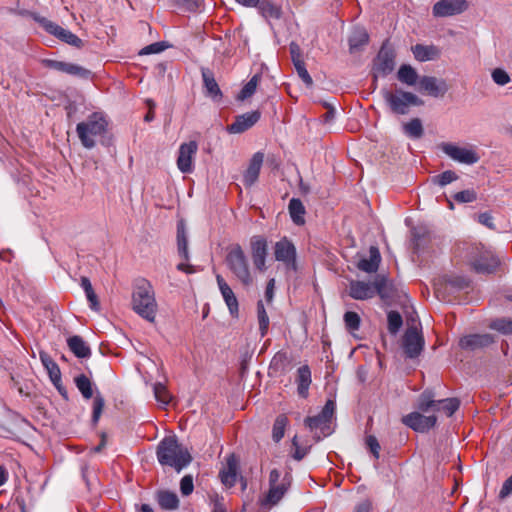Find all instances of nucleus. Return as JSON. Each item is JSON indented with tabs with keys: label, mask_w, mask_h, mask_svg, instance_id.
<instances>
[{
	"label": "nucleus",
	"mask_w": 512,
	"mask_h": 512,
	"mask_svg": "<svg viewBox=\"0 0 512 512\" xmlns=\"http://www.w3.org/2000/svg\"><path fill=\"white\" fill-rule=\"evenodd\" d=\"M157 460L162 466H169L180 472L192 461L188 449L178 443L175 436H166L158 444Z\"/></svg>",
	"instance_id": "nucleus-1"
},
{
	"label": "nucleus",
	"mask_w": 512,
	"mask_h": 512,
	"mask_svg": "<svg viewBox=\"0 0 512 512\" xmlns=\"http://www.w3.org/2000/svg\"><path fill=\"white\" fill-rule=\"evenodd\" d=\"M108 119L102 112H93L76 126V133L83 147L93 149L99 138L108 130Z\"/></svg>",
	"instance_id": "nucleus-2"
},
{
	"label": "nucleus",
	"mask_w": 512,
	"mask_h": 512,
	"mask_svg": "<svg viewBox=\"0 0 512 512\" xmlns=\"http://www.w3.org/2000/svg\"><path fill=\"white\" fill-rule=\"evenodd\" d=\"M290 485V474L286 473L281 478V473L279 470H271L269 474V489L259 497L257 502V512H269L282 500Z\"/></svg>",
	"instance_id": "nucleus-3"
},
{
	"label": "nucleus",
	"mask_w": 512,
	"mask_h": 512,
	"mask_svg": "<svg viewBox=\"0 0 512 512\" xmlns=\"http://www.w3.org/2000/svg\"><path fill=\"white\" fill-rule=\"evenodd\" d=\"M133 310L145 320L153 323L157 313V302L155 292L150 282L140 280L132 294Z\"/></svg>",
	"instance_id": "nucleus-4"
},
{
	"label": "nucleus",
	"mask_w": 512,
	"mask_h": 512,
	"mask_svg": "<svg viewBox=\"0 0 512 512\" xmlns=\"http://www.w3.org/2000/svg\"><path fill=\"white\" fill-rule=\"evenodd\" d=\"M226 264L234 277L244 286L249 287L254 279L249 267L248 259L240 245H234L226 255Z\"/></svg>",
	"instance_id": "nucleus-5"
},
{
	"label": "nucleus",
	"mask_w": 512,
	"mask_h": 512,
	"mask_svg": "<svg viewBox=\"0 0 512 512\" xmlns=\"http://www.w3.org/2000/svg\"><path fill=\"white\" fill-rule=\"evenodd\" d=\"M381 94L389 110L396 115H406L411 106L423 105V101L416 94L402 89H383Z\"/></svg>",
	"instance_id": "nucleus-6"
},
{
	"label": "nucleus",
	"mask_w": 512,
	"mask_h": 512,
	"mask_svg": "<svg viewBox=\"0 0 512 512\" xmlns=\"http://www.w3.org/2000/svg\"><path fill=\"white\" fill-rule=\"evenodd\" d=\"M336 409L335 401L329 399L322 411L313 417H307L304 421L306 427L314 433V439L320 441L331 434L330 422Z\"/></svg>",
	"instance_id": "nucleus-7"
},
{
	"label": "nucleus",
	"mask_w": 512,
	"mask_h": 512,
	"mask_svg": "<svg viewBox=\"0 0 512 512\" xmlns=\"http://www.w3.org/2000/svg\"><path fill=\"white\" fill-rule=\"evenodd\" d=\"M460 402L457 398L435 400L431 391H424L418 398L417 407L422 412H443L446 416H452L459 408Z\"/></svg>",
	"instance_id": "nucleus-8"
},
{
	"label": "nucleus",
	"mask_w": 512,
	"mask_h": 512,
	"mask_svg": "<svg viewBox=\"0 0 512 512\" xmlns=\"http://www.w3.org/2000/svg\"><path fill=\"white\" fill-rule=\"evenodd\" d=\"M274 258L282 263L287 270H297V250L293 242L287 237H282L273 246Z\"/></svg>",
	"instance_id": "nucleus-9"
},
{
	"label": "nucleus",
	"mask_w": 512,
	"mask_h": 512,
	"mask_svg": "<svg viewBox=\"0 0 512 512\" xmlns=\"http://www.w3.org/2000/svg\"><path fill=\"white\" fill-rule=\"evenodd\" d=\"M470 263L478 273H492L499 265V260L494 254L483 246L472 248Z\"/></svg>",
	"instance_id": "nucleus-10"
},
{
	"label": "nucleus",
	"mask_w": 512,
	"mask_h": 512,
	"mask_svg": "<svg viewBox=\"0 0 512 512\" xmlns=\"http://www.w3.org/2000/svg\"><path fill=\"white\" fill-rule=\"evenodd\" d=\"M35 19L46 32L59 40L77 48L82 47L83 41L70 30L59 26L45 17H36Z\"/></svg>",
	"instance_id": "nucleus-11"
},
{
	"label": "nucleus",
	"mask_w": 512,
	"mask_h": 512,
	"mask_svg": "<svg viewBox=\"0 0 512 512\" xmlns=\"http://www.w3.org/2000/svg\"><path fill=\"white\" fill-rule=\"evenodd\" d=\"M440 149L452 160L461 164L472 165L479 161V155L471 148L461 147L454 143L443 142Z\"/></svg>",
	"instance_id": "nucleus-12"
},
{
	"label": "nucleus",
	"mask_w": 512,
	"mask_h": 512,
	"mask_svg": "<svg viewBox=\"0 0 512 512\" xmlns=\"http://www.w3.org/2000/svg\"><path fill=\"white\" fill-rule=\"evenodd\" d=\"M402 347L408 358H416L424 347V339L417 327H409L404 333Z\"/></svg>",
	"instance_id": "nucleus-13"
},
{
	"label": "nucleus",
	"mask_w": 512,
	"mask_h": 512,
	"mask_svg": "<svg viewBox=\"0 0 512 512\" xmlns=\"http://www.w3.org/2000/svg\"><path fill=\"white\" fill-rule=\"evenodd\" d=\"M395 67V54L392 49L382 46L377 57L374 60L373 75L377 77H385L390 74Z\"/></svg>",
	"instance_id": "nucleus-14"
},
{
	"label": "nucleus",
	"mask_w": 512,
	"mask_h": 512,
	"mask_svg": "<svg viewBox=\"0 0 512 512\" xmlns=\"http://www.w3.org/2000/svg\"><path fill=\"white\" fill-rule=\"evenodd\" d=\"M198 150L196 141L182 143L178 150L177 167L185 174L191 173L194 169L193 160Z\"/></svg>",
	"instance_id": "nucleus-15"
},
{
	"label": "nucleus",
	"mask_w": 512,
	"mask_h": 512,
	"mask_svg": "<svg viewBox=\"0 0 512 512\" xmlns=\"http://www.w3.org/2000/svg\"><path fill=\"white\" fill-rule=\"evenodd\" d=\"M418 85V90L421 93H425L434 98L443 97L449 89L444 79H438L434 76L420 77Z\"/></svg>",
	"instance_id": "nucleus-16"
},
{
	"label": "nucleus",
	"mask_w": 512,
	"mask_h": 512,
	"mask_svg": "<svg viewBox=\"0 0 512 512\" xmlns=\"http://www.w3.org/2000/svg\"><path fill=\"white\" fill-rule=\"evenodd\" d=\"M437 422L435 415L425 416L420 412H411L402 418V423L416 432H426Z\"/></svg>",
	"instance_id": "nucleus-17"
},
{
	"label": "nucleus",
	"mask_w": 512,
	"mask_h": 512,
	"mask_svg": "<svg viewBox=\"0 0 512 512\" xmlns=\"http://www.w3.org/2000/svg\"><path fill=\"white\" fill-rule=\"evenodd\" d=\"M466 0H440L433 6L435 17H449L460 14L467 9Z\"/></svg>",
	"instance_id": "nucleus-18"
},
{
	"label": "nucleus",
	"mask_w": 512,
	"mask_h": 512,
	"mask_svg": "<svg viewBox=\"0 0 512 512\" xmlns=\"http://www.w3.org/2000/svg\"><path fill=\"white\" fill-rule=\"evenodd\" d=\"M494 342V337L490 334H470L460 338L459 346L461 349L475 351L485 348Z\"/></svg>",
	"instance_id": "nucleus-19"
},
{
	"label": "nucleus",
	"mask_w": 512,
	"mask_h": 512,
	"mask_svg": "<svg viewBox=\"0 0 512 512\" xmlns=\"http://www.w3.org/2000/svg\"><path fill=\"white\" fill-rule=\"evenodd\" d=\"M259 111L247 112L236 117L235 121L227 127L231 134H240L254 126L260 119Z\"/></svg>",
	"instance_id": "nucleus-20"
},
{
	"label": "nucleus",
	"mask_w": 512,
	"mask_h": 512,
	"mask_svg": "<svg viewBox=\"0 0 512 512\" xmlns=\"http://www.w3.org/2000/svg\"><path fill=\"white\" fill-rule=\"evenodd\" d=\"M374 282L352 280L349 284V296L355 300H367L376 295Z\"/></svg>",
	"instance_id": "nucleus-21"
},
{
	"label": "nucleus",
	"mask_w": 512,
	"mask_h": 512,
	"mask_svg": "<svg viewBox=\"0 0 512 512\" xmlns=\"http://www.w3.org/2000/svg\"><path fill=\"white\" fill-rule=\"evenodd\" d=\"M263 161L264 154L262 152H256L252 156L248 168L243 175V184L246 187H251L258 180Z\"/></svg>",
	"instance_id": "nucleus-22"
},
{
	"label": "nucleus",
	"mask_w": 512,
	"mask_h": 512,
	"mask_svg": "<svg viewBox=\"0 0 512 512\" xmlns=\"http://www.w3.org/2000/svg\"><path fill=\"white\" fill-rule=\"evenodd\" d=\"M238 474V459L235 455H229L227 457L225 467L220 471L219 477L221 482L228 488L235 485Z\"/></svg>",
	"instance_id": "nucleus-23"
},
{
	"label": "nucleus",
	"mask_w": 512,
	"mask_h": 512,
	"mask_svg": "<svg viewBox=\"0 0 512 512\" xmlns=\"http://www.w3.org/2000/svg\"><path fill=\"white\" fill-rule=\"evenodd\" d=\"M216 281L219 287V290L221 292V295L231 313V315L235 316L238 314V300L231 289V287L228 285V283L225 281V279L220 275H216Z\"/></svg>",
	"instance_id": "nucleus-24"
},
{
	"label": "nucleus",
	"mask_w": 512,
	"mask_h": 512,
	"mask_svg": "<svg viewBox=\"0 0 512 512\" xmlns=\"http://www.w3.org/2000/svg\"><path fill=\"white\" fill-rule=\"evenodd\" d=\"M39 357L41 363L45 367L49 378L56 389H60L61 371L58 364L50 357V355L44 351H40Z\"/></svg>",
	"instance_id": "nucleus-25"
},
{
	"label": "nucleus",
	"mask_w": 512,
	"mask_h": 512,
	"mask_svg": "<svg viewBox=\"0 0 512 512\" xmlns=\"http://www.w3.org/2000/svg\"><path fill=\"white\" fill-rule=\"evenodd\" d=\"M201 75L206 95L214 100H220L222 92L215 80L214 73L209 68H201Z\"/></svg>",
	"instance_id": "nucleus-26"
},
{
	"label": "nucleus",
	"mask_w": 512,
	"mask_h": 512,
	"mask_svg": "<svg viewBox=\"0 0 512 512\" xmlns=\"http://www.w3.org/2000/svg\"><path fill=\"white\" fill-rule=\"evenodd\" d=\"M46 64L48 67H50L54 70H57V71H60L63 73H67L70 75L87 76L89 74L88 70H86L85 68H83L79 65L73 64V63L56 61V60H47Z\"/></svg>",
	"instance_id": "nucleus-27"
},
{
	"label": "nucleus",
	"mask_w": 512,
	"mask_h": 512,
	"mask_svg": "<svg viewBox=\"0 0 512 512\" xmlns=\"http://www.w3.org/2000/svg\"><path fill=\"white\" fill-rule=\"evenodd\" d=\"M381 261L379 249L371 246L369 249V257L363 258L358 262L357 267L366 273H374L377 271Z\"/></svg>",
	"instance_id": "nucleus-28"
},
{
	"label": "nucleus",
	"mask_w": 512,
	"mask_h": 512,
	"mask_svg": "<svg viewBox=\"0 0 512 512\" xmlns=\"http://www.w3.org/2000/svg\"><path fill=\"white\" fill-rule=\"evenodd\" d=\"M155 500L163 510H176L179 507V498L175 492L169 490H158Z\"/></svg>",
	"instance_id": "nucleus-29"
},
{
	"label": "nucleus",
	"mask_w": 512,
	"mask_h": 512,
	"mask_svg": "<svg viewBox=\"0 0 512 512\" xmlns=\"http://www.w3.org/2000/svg\"><path fill=\"white\" fill-rule=\"evenodd\" d=\"M412 52L416 60L426 62L439 57L440 51L434 45L417 44L412 47Z\"/></svg>",
	"instance_id": "nucleus-30"
},
{
	"label": "nucleus",
	"mask_w": 512,
	"mask_h": 512,
	"mask_svg": "<svg viewBox=\"0 0 512 512\" xmlns=\"http://www.w3.org/2000/svg\"><path fill=\"white\" fill-rule=\"evenodd\" d=\"M368 41L369 36L364 28H354L348 39L350 52L355 53L361 50L363 46L367 45Z\"/></svg>",
	"instance_id": "nucleus-31"
},
{
	"label": "nucleus",
	"mask_w": 512,
	"mask_h": 512,
	"mask_svg": "<svg viewBox=\"0 0 512 512\" xmlns=\"http://www.w3.org/2000/svg\"><path fill=\"white\" fill-rule=\"evenodd\" d=\"M296 382L298 394L302 398H306L311 384V371L307 365L298 368Z\"/></svg>",
	"instance_id": "nucleus-32"
},
{
	"label": "nucleus",
	"mask_w": 512,
	"mask_h": 512,
	"mask_svg": "<svg viewBox=\"0 0 512 512\" xmlns=\"http://www.w3.org/2000/svg\"><path fill=\"white\" fill-rule=\"evenodd\" d=\"M69 349L78 358H88L91 355V349L82 337L78 335L71 336L67 339Z\"/></svg>",
	"instance_id": "nucleus-33"
},
{
	"label": "nucleus",
	"mask_w": 512,
	"mask_h": 512,
	"mask_svg": "<svg viewBox=\"0 0 512 512\" xmlns=\"http://www.w3.org/2000/svg\"><path fill=\"white\" fill-rule=\"evenodd\" d=\"M255 7L258 8L259 13L267 20L279 19L281 17V7L270 0H258V4Z\"/></svg>",
	"instance_id": "nucleus-34"
},
{
	"label": "nucleus",
	"mask_w": 512,
	"mask_h": 512,
	"mask_svg": "<svg viewBox=\"0 0 512 512\" xmlns=\"http://www.w3.org/2000/svg\"><path fill=\"white\" fill-rule=\"evenodd\" d=\"M288 210L292 221L296 225H303L305 223V207L300 199L292 198L288 205Z\"/></svg>",
	"instance_id": "nucleus-35"
},
{
	"label": "nucleus",
	"mask_w": 512,
	"mask_h": 512,
	"mask_svg": "<svg viewBox=\"0 0 512 512\" xmlns=\"http://www.w3.org/2000/svg\"><path fill=\"white\" fill-rule=\"evenodd\" d=\"M397 78L400 82L408 86H414L416 83H419L420 79L416 70L412 66L406 64L400 66Z\"/></svg>",
	"instance_id": "nucleus-36"
},
{
	"label": "nucleus",
	"mask_w": 512,
	"mask_h": 512,
	"mask_svg": "<svg viewBox=\"0 0 512 512\" xmlns=\"http://www.w3.org/2000/svg\"><path fill=\"white\" fill-rule=\"evenodd\" d=\"M251 257H267L268 242L265 237L256 235L250 240Z\"/></svg>",
	"instance_id": "nucleus-37"
},
{
	"label": "nucleus",
	"mask_w": 512,
	"mask_h": 512,
	"mask_svg": "<svg viewBox=\"0 0 512 512\" xmlns=\"http://www.w3.org/2000/svg\"><path fill=\"white\" fill-rule=\"evenodd\" d=\"M177 247L179 255L185 259H189L188 239L186 235L185 225L180 222L177 225Z\"/></svg>",
	"instance_id": "nucleus-38"
},
{
	"label": "nucleus",
	"mask_w": 512,
	"mask_h": 512,
	"mask_svg": "<svg viewBox=\"0 0 512 512\" xmlns=\"http://www.w3.org/2000/svg\"><path fill=\"white\" fill-rule=\"evenodd\" d=\"M404 133L413 139H419L423 136L424 129L419 118H413L403 125Z\"/></svg>",
	"instance_id": "nucleus-39"
},
{
	"label": "nucleus",
	"mask_w": 512,
	"mask_h": 512,
	"mask_svg": "<svg viewBox=\"0 0 512 512\" xmlns=\"http://www.w3.org/2000/svg\"><path fill=\"white\" fill-rule=\"evenodd\" d=\"M74 382L85 399H90L93 396L92 383L85 374L75 377Z\"/></svg>",
	"instance_id": "nucleus-40"
},
{
	"label": "nucleus",
	"mask_w": 512,
	"mask_h": 512,
	"mask_svg": "<svg viewBox=\"0 0 512 512\" xmlns=\"http://www.w3.org/2000/svg\"><path fill=\"white\" fill-rule=\"evenodd\" d=\"M260 80V74L253 75V77L243 86L242 90L237 96V99L243 101L247 98H250L255 93Z\"/></svg>",
	"instance_id": "nucleus-41"
},
{
	"label": "nucleus",
	"mask_w": 512,
	"mask_h": 512,
	"mask_svg": "<svg viewBox=\"0 0 512 512\" xmlns=\"http://www.w3.org/2000/svg\"><path fill=\"white\" fill-rule=\"evenodd\" d=\"M287 425L288 418L285 415L281 414L277 416L272 429V437L275 442H279L284 437Z\"/></svg>",
	"instance_id": "nucleus-42"
},
{
	"label": "nucleus",
	"mask_w": 512,
	"mask_h": 512,
	"mask_svg": "<svg viewBox=\"0 0 512 512\" xmlns=\"http://www.w3.org/2000/svg\"><path fill=\"white\" fill-rule=\"evenodd\" d=\"M489 327L501 334H512V319L510 318H497L493 320Z\"/></svg>",
	"instance_id": "nucleus-43"
},
{
	"label": "nucleus",
	"mask_w": 512,
	"mask_h": 512,
	"mask_svg": "<svg viewBox=\"0 0 512 512\" xmlns=\"http://www.w3.org/2000/svg\"><path fill=\"white\" fill-rule=\"evenodd\" d=\"M257 316L259 323V330L261 336H265L267 334L269 328V317L266 313L264 304L262 300H259L257 303Z\"/></svg>",
	"instance_id": "nucleus-44"
},
{
	"label": "nucleus",
	"mask_w": 512,
	"mask_h": 512,
	"mask_svg": "<svg viewBox=\"0 0 512 512\" xmlns=\"http://www.w3.org/2000/svg\"><path fill=\"white\" fill-rule=\"evenodd\" d=\"M294 67L300 79L305 83L307 87H312L313 79L305 67V63L302 58L294 59Z\"/></svg>",
	"instance_id": "nucleus-45"
},
{
	"label": "nucleus",
	"mask_w": 512,
	"mask_h": 512,
	"mask_svg": "<svg viewBox=\"0 0 512 512\" xmlns=\"http://www.w3.org/2000/svg\"><path fill=\"white\" fill-rule=\"evenodd\" d=\"M387 321H388V331L392 335H396L403 324L402 316L397 311H390V312H388V315H387Z\"/></svg>",
	"instance_id": "nucleus-46"
},
{
	"label": "nucleus",
	"mask_w": 512,
	"mask_h": 512,
	"mask_svg": "<svg viewBox=\"0 0 512 512\" xmlns=\"http://www.w3.org/2000/svg\"><path fill=\"white\" fill-rule=\"evenodd\" d=\"M153 391H154V396H155L156 400L160 404H162L164 406L169 404V402L171 400V395L164 384H162L160 382L155 383L154 387H153Z\"/></svg>",
	"instance_id": "nucleus-47"
},
{
	"label": "nucleus",
	"mask_w": 512,
	"mask_h": 512,
	"mask_svg": "<svg viewBox=\"0 0 512 512\" xmlns=\"http://www.w3.org/2000/svg\"><path fill=\"white\" fill-rule=\"evenodd\" d=\"M344 323L350 332L357 331L360 328V316L353 311H348L344 314Z\"/></svg>",
	"instance_id": "nucleus-48"
},
{
	"label": "nucleus",
	"mask_w": 512,
	"mask_h": 512,
	"mask_svg": "<svg viewBox=\"0 0 512 512\" xmlns=\"http://www.w3.org/2000/svg\"><path fill=\"white\" fill-rule=\"evenodd\" d=\"M374 285L377 289L376 294L379 295L383 300H387L391 297V287L385 278L377 279L374 281Z\"/></svg>",
	"instance_id": "nucleus-49"
},
{
	"label": "nucleus",
	"mask_w": 512,
	"mask_h": 512,
	"mask_svg": "<svg viewBox=\"0 0 512 512\" xmlns=\"http://www.w3.org/2000/svg\"><path fill=\"white\" fill-rule=\"evenodd\" d=\"M453 199L458 203H471L477 199V193L474 189H467L455 193Z\"/></svg>",
	"instance_id": "nucleus-50"
},
{
	"label": "nucleus",
	"mask_w": 512,
	"mask_h": 512,
	"mask_svg": "<svg viewBox=\"0 0 512 512\" xmlns=\"http://www.w3.org/2000/svg\"><path fill=\"white\" fill-rule=\"evenodd\" d=\"M458 176L454 171L447 170L442 172L441 174L435 176L434 183L438 184L441 187H444L453 181L457 180Z\"/></svg>",
	"instance_id": "nucleus-51"
},
{
	"label": "nucleus",
	"mask_w": 512,
	"mask_h": 512,
	"mask_svg": "<svg viewBox=\"0 0 512 512\" xmlns=\"http://www.w3.org/2000/svg\"><path fill=\"white\" fill-rule=\"evenodd\" d=\"M104 405H105L104 398L100 394H97L93 400V414H92L93 423L98 422V420L102 414Z\"/></svg>",
	"instance_id": "nucleus-52"
},
{
	"label": "nucleus",
	"mask_w": 512,
	"mask_h": 512,
	"mask_svg": "<svg viewBox=\"0 0 512 512\" xmlns=\"http://www.w3.org/2000/svg\"><path fill=\"white\" fill-rule=\"evenodd\" d=\"M492 79L496 84H498L500 86H504V85L508 84L511 80L508 73L505 70L500 69V68L493 70Z\"/></svg>",
	"instance_id": "nucleus-53"
},
{
	"label": "nucleus",
	"mask_w": 512,
	"mask_h": 512,
	"mask_svg": "<svg viewBox=\"0 0 512 512\" xmlns=\"http://www.w3.org/2000/svg\"><path fill=\"white\" fill-rule=\"evenodd\" d=\"M194 489L193 477L191 475H185L180 481V491L182 495L189 496Z\"/></svg>",
	"instance_id": "nucleus-54"
},
{
	"label": "nucleus",
	"mask_w": 512,
	"mask_h": 512,
	"mask_svg": "<svg viewBox=\"0 0 512 512\" xmlns=\"http://www.w3.org/2000/svg\"><path fill=\"white\" fill-rule=\"evenodd\" d=\"M366 445L370 452L373 454L375 459L379 458V452H380V444L377 440V438L373 435H369L366 437Z\"/></svg>",
	"instance_id": "nucleus-55"
},
{
	"label": "nucleus",
	"mask_w": 512,
	"mask_h": 512,
	"mask_svg": "<svg viewBox=\"0 0 512 512\" xmlns=\"http://www.w3.org/2000/svg\"><path fill=\"white\" fill-rule=\"evenodd\" d=\"M167 48L164 42H156L144 47L140 54L148 55V54H156L164 51Z\"/></svg>",
	"instance_id": "nucleus-56"
},
{
	"label": "nucleus",
	"mask_w": 512,
	"mask_h": 512,
	"mask_svg": "<svg viewBox=\"0 0 512 512\" xmlns=\"http://www.w3.org/2000/svg\"><path fill=\"white\" fill-rule=\"evenodd\" d=\"M292 446L295 449V451L293 453V458L298 461L302 460L305 457V455L307 454L308 450H307V448L301 447L298 444L297 436H294V438L292 440Z\"/></svg>",
	"instance_id": "nucleus-57"
},
{
	"label": "nucleus",
	"mask_w": 512,
	"mask_h": 512,
	"mask_svg": "<svg viewBox=\"0 0 512 512\" xmlns=\"http://www.w3.org/2000/svg\"><path fill=\"white\" fill-rule=\"evenodd\" d=\"M478 222L491 230L495 229L493 216L489 212H484V213L479 214Z\"/></svg>",
	"instance_id": "nucleus-58"
},
{
	"label": "nucleus",
	"mask_w": 512,
	"mask_h": 512,
	"mask_svg": "<svg viewBox=\"0 0 512 512\" xmlns=\"http://www.w3.org/2000/svg\"><path fill=\"white\" fill-rule=\"evenodd\" d=\"M512 494V475L505 480V482L502 485V488L499 492V498L501 500L507 498Z\"/></svg>",
	"instance_id": "nucleus-59"
},
{
	"label": "nucleus",
	"mask_w": 512,
	"mask_h": 512,
	"mask_svg": "<svg viewBox=\"0 0 512 512\" xmlns=\"http://www.w3.org/2000/svg\"><path fill=\"white\" fill-rule=\"evenodd\" d=\"M85 294H86L87 300L89 302V307L94 311H99L100 304H99L98 297H97L96 293L94 292V290L91 292L85 293Z\"/></svg>",
	"instance_id": "nucleus-60"
},
{
	"label": "nucleus",
	"mask_w": 512,
	"mask_h": 512,
	"mask_svg": "<svg viewBox=\"0 0 512 512\" xmlns=\"http://www.w3.org/2000/svg\"><path fill=\"white\" fill-rule=\"evenodd\" d=\"M179 5L187 11H196L199 7V0H177Z\"/></svg>",
	"instance_id": "nucleus-61"
},
{
	"label": "nucleus",
	"mask_w": 512,
	"mask_h": 512,
	"mask_svg": "<svg viewBox=\"0 0 512 512\" xmlns=\"http://www.w3.org/2000/svg\"><path fill=\"white\" fill-rule=\"evenodd\" d=\"M325 107H326L327 111L323 115V120L325 123H331L335 119L336 109L327 103L325 104Z\"/></svg>",
	"instance_id": "nucleus-62"
},
{
	"label": "nucleus",
	"mask_w": 512,
	"mask_h": 512,
	"mask_svg": "<svg viewBox=\"0 0 512 512\" xmlns=\"http://www.w3.org/2000/svg\"><path fill=\"white\" fill-rule=\"evenodd\" d=\"M266 258L267 257H253L252 261L255 268L260 272H265L267 269L266 266Z\"/></svg>",
	"instance_id": "nucleus-63"
},
{
	"label": "nucleus",
	"mask_w": 512,
	"mask_h": 512,
	"mask_svg": "<svg viewBox=\"0 0 512 512\" xmlns=\"http://www.w3.org/2000/svg\"><path fill=\"white\" fill-rule=\"evenodd\" d=\"M212 512H226V507L224 504V499L221 497H216L213 501Z\"/></svg>",
	"instance_id": "nucleus-64"
}]
</instances>
